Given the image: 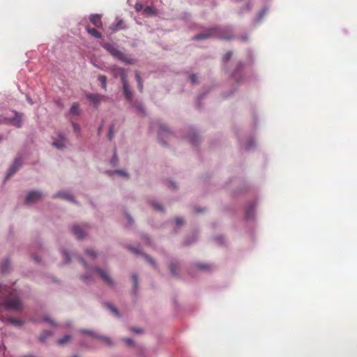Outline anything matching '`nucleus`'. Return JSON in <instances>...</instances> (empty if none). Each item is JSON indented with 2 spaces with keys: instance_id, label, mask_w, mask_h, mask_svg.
I'll return each mask as SVG.
<instances>
[{
  "instance_id": "obj_1",
  "label": "nucleus",
  "mask_w": 357,
  "mask_h": 357,
  "mask_svg": "<svg viewBox=\"0 0 357 357\" xmlns=\"http://www.w3.org/2000/svg\"><path fill=\"white\" fill-rule=\"evenodd\" d=\"M22 307V303L20 300L17 293L10 288L2 287L0 284V309L20 310Z\"/></svg>"
},
{
  "instance_id": "obj_2",
  "label": "nucleus",
  "mask_w": 357,
  "mask_h": 357,
  "mask_svg": "<svg viewBox=\"0 0 357 357\" xmlns=\"http://www.w3.org/2000/svg\"><path fill=\"white\" fill-rule=\"evenodd\" d=\"M210 38H218L224 40H229L231 37L225 34V30L218 27L210 28L203 33L196 35L193 37V40H204Z\"/></svg>"
},
{
  "instance_id": "obj_3",
  "label": "nucleus",
  "mask_w": 357,
  "mask_h": 357,
  "mask_svg": "<svg viewBox=\"0 0 357 357\" xmlns=\"http://www.w3.org/2000/svg\"><path fill=\"white\" fill-rule=\"evenodd\" d=\"M102 46L107 51H108L114 57L126 63L133 64L135 62V60L134 59L128 57L111 43H103Z\"/></svg>"
},
{
  "instance_id": "obj_4",
  "label": "nucleus",
  "mask_w": 357,
  "mask_h": 357,
  "mask_svg": "<svg viewBox=\"0 0 357 357\" xmlns=\"http://www.w3.org/2000/svg\"><path fill=\"white\" fill-rule=\"evenodd\" d=\"M81 261L89 273H97L100 275V277L104 280V282H106L107 284L111 286L114 284V282L112 278L105 271L100 269L99 268H93L91 269H88L86 263L84 261V260L83 259H81Z\"/></svg>"
},
{
  "instance_id": "obj_5",
  "label": "nucleus",
  "mask_w": 357,
  "mask_h": 357,
  "mask_svg": "<svg viewBox=\"0 0 357 357\" xmlns=\"http://www.w3.org/2000/svg\"><path fill=\"white\" fill-rule=\"evenodd\" d=\"M112 72L115 77H119L121 78L122 83L128 81L127 71L126 69L118 66H114L112 69Z\"/></svg>"
},
{
  "instance_id": "obj_6",
  "label": "nucleus",
  "mask_w": 357,
  "mask_h": 357,
  "mask_svg": "<svg viewBox=\"0 0 357 357\" xmlns=\"http://www.w3.org/2000/svg\"><path fill=\"white\" fill-rule=\"evenodd\" d=\"M42 197V194L39 191H31L28 193L25 199V203L27 204L34 203L39 200Z\"/></svg>"
},
{
  "instance_id": "obj_7",
  "label": "nucleus",
  "mask_w": 357,
  "mask_h": 357,
  "mask_svg": "<svg viewBox=\"0 0 357 357\" xmlns=\"http://www.w3.org/2000/svg\"><path fill=\"white\" fill-rule=\"evenodd\" d=\"M66 139L62 135H59L53 142L52 144L59 149H63L66 147Z\"/></svg>"
},
{
  "instance_id": "obj_8",
  "label": "nucleus",
  "mask_w": 357,
  "mask_h": 357,
  "mask_svg": "<svg viewBox=\"0 0 357 357\" xmlns=\"http://www.w3.org/2000/svg\"><path fill=\"white\" fill-rule=\"evenodd\" d=\"M21 165L22 162L20 158L15 159L13 165L9 168L8 171L7 178L13 176L17 172V170L19 169Z\"/></svg>"
},
{
  "instance_id": "obj_9",
  "label": "nucleus",
  "mask_w": 357,
  "mask_h": 357,
  "mask_svg": "<svg viewBox=\"0 0 357 357\" xmlns=\"http://www.w3.org/2000/svg\"><path fill=\"white\" fill-rule=\"evenodd\" d=\"M72 231L78 239L82 238L86 234L85 229L81 228L78 225H74L72 227Z\"/></svg>"
},
{
  "instance_id": "obj_10",
  "label": "nucleus",
  "mask_w": 357,
  "mask_h": 357,
  "mask_svg": "<svg viewBox=\"0 0 357 357\" xmlns=\"http://www.w3.org/2000/svg\"><path fill=\"white\" fill-rule=\"evenodd\" d=\"M122 84H123V93H124L125 98L128 101H131L132 99V93L130 89L128 82L126 81L125 82H123Z\"/></svg>"
},
{
  "instance_id": "obj_11",
  "label": "nucleus",
  "mask_w": 357,
  "mask_h": 357,
  "mask_svg": "<svg viewBox=\"0 0 357 357\" xmlns=\"http://www.w3.org/2000/svg\"><path fill=\"white\" fill-rule=\"evenodd\" d=\"M10 123L17 128H20L22 123V114L16 112L10 120Z\"/></svg>"
},
{
  "instance_id": "obj_12",
  "label": "nucleus",
  "mask_w": 357,
  "mask_h": 357,
  "mask_svg": "<svg viewBox=\"0 0 357 357\" xmlns=\"http://www.w3.org/2000/svg\"><path fill=\"white\" fill-rule=\"evenodd\" d=\"M90 22L96 27L100 28L102 26V23L101 16L98 14L91 15L89 17Z\"/></svg>"
},
{
  "instance_id": "obj_13",
  "label": "nucleus",
  "mask_w": 357,
  "mask_h": 357,
  "mask_svg": "<svg viewBox=\"0 0 357 357\" xmlns=\"http://www.w3.org/2000/svg\"><path fill=\"white\" fill-rule=\"evenodd\" d=\"M86 97L89 100H90L91 102H93L95 105H98L103 98L102 96H100L98 94H88L86 96Z\"/></svg>"
},
{
  "instance_id": "obj_14",
  "label": "nucleus",
  "mask_w": 357,
  "mask_h": 357,
  "mask_svg": "<svg viewBox=\"0 0 357 357\" xmlns=\"http://www.w3.org/2000/svg\"><path fill=\"white\" fill-rule=\"evenodd\" d=\"M86 29L89 34L96 38H100L102 37V34L95 28H90L89 26H86Z\"/></svg>"
},
{
  "instance_id": "obj_15",
  "label": "nucleus",
  "mask_w": 357,
  "mask_h": 357,
  "mask_svg": "<svg viewBox=\"0 0 357 357\" xmlns=\"http://www.w3.org/2000/svg\"><path fill=\"white\" fill-rule=\"evenodd\" d=\"M70 113L72 115H79V105L78 103L75 102L73 104L70 109Z\"/></svg>"
},
{
  "instance_id": "obj_16",
  "label": "nucleus",
  "mask_w": 357,
  "mask_h": 357,
  "mask_svg": "<svg viewBox=\"0 0 357 357\" xmlns=\"http://www.w3.org/2000/svg\"><path fill=\"white\" fill-rule=\"evenodd\" d=\"M135 79L137 80V86H138V89H139V91L142 92L143 91V84H142V78H141L138 71H135Z\"/></svg>"
},
{
  "instance_id": "obj_17",
  "label": "nucleus",
  "mask_w": 357,
  "mask_h": 357,
  "mask_svg": "<svg viewBox=\"0 0 357 357\" xmlns=\"http://www.w3.org/2000/svg\"><path fill=\"white\" fill-rule=\"evenodd\" d=\"M170 270L173 275H177V270L179 268V265L177 262H172L170 266Z\"/></svg>"
},
{
  "instance_id": "obj_18",
  "label": "nucleus",
  "mask_w": 357,
  "mask_h": 357,
  "mask_svg": "<svg viewBox=\"0 0 357 357\" xmlns=\"http://www.w3.org/2000/svg\"><path fill=\"white\" fill-rule=\"evenodd\" d=\"M56 197H61L67 200H72L73 197L67 192H59L55 195Z\"/></svg>"
},
{
  "instance_id": "obj_19",
  "label": "nucleus",
  "mask_w": 357,
  "mask_h": 357,
  "mask_svg": "<svg viewBox=\"0 0 357 357\" xmlns=\"http://www.w3.org/2000/svg\"><path fill=\"white\" fill-rule=\"evenodd\" d=\"M98 80L100 81L102 87L104 89H106L107 86V77L105 75H100L98 77Z\"/></svg>"
},
{
  "instance_id": "obj_20",
  "label": "nucleus",
  "mask_w": 357,
  "mask_h": 357,
  "mask_svg": "<svg viewBox=\"0 0 357 357\" xmlns=\"http://www.w3.org/2000/svg\"><path fill=\"white\" fill-rule=\"evenodd\" d=\"M70 337H70V335H64L62 338L59 339V340H57V343H58L59 344H65V343L68 342L70 340Z\"/></svg>"
},
{
  "instance_id": "obj_21",
  "label": "nucleus",
  "mask_w": 357,
  "mask_h": 357,
  "mask_svg": "<svg viewBox=\"0 0 357 357\" xmlns=\"http://www.w3.org/2000/svg\"><path fill=\"white\" fill-rule=\"evenodd\" d=\"M167 132L168 134H170V132L168 131L167 126L165 125H161L160 126V130H159V136L162 137V135H163V132Z\"/></svg>"
},
{
  "instance_id": "obj_22",
  "label": "nucleus",
  "mask_w": 357,
  "mask_h": 357,
  "mask_svg": "<svg viewBox=\"0 0 357 357\" xmlns=\"http://www.w3.org/2000/svg\"><path fill=\"white\" fill-rule=\"evenodd\" d=\"M8 321L11 323L12 324L16 325V326H20L22 325V321L15 318H10L8 319Z\"/></svg>"
},
{
  "instance_id": "obj_23",
  "label": "nucleus",
  "mask_w": 357,
  "mask_h": 357,
  "mask_svg": "<svg viewBox=\"0 0 357 357\" xmlns=\"http://www.w3.org/2000/svg\"><path fill=\"white\" fill-rule=\"evenodd\" d=\"M86 255L91 259H95L97 257L96 253L93 250H86Z\"/></svg>"
},
{
  "instance_id": "obj_24",
  "label": "nucleus",
  "mask_w": 357,
  "mask_h": 357,
  "mask_svg": "<svg viewBox=\"0 0 357 357\" xmlns=\"http://www.w3.org/2000/svg\"><path fill=\"white\" fill-rule=\"evenodd\" d=\"M51 335V333L48 331H45L43 333V334L40 335V340L44 341L45 339H47L48 337Z\"/></svg>"
},
{
  "instance_id": "obj_25",
  "label": "nucleus",
  "mask_w": 357,
  "mask_h": 357,
  "mask_svg": "<svg viewBox=\"0 0 357 357\" xmlns=\"http://www.w3.org/2000/svg\"><path fill=\"white\" fill-rule=\"evenodd\" d=\"M114 126H110L109 128V133H108V139L109 140H112L114 137Z\"/></svg>"
},
{
  "instance_id": "obj_26",
  "label": "nucleus",
  "mask_w": 357,
  "mask_h": 357,
  "mask_svg": "<svg viewBox=\"0 0 357 357\" xmlns=\"http://www.w3.org/2000/svg\"><path fill=\"white\" fill-rule=\"evenodd\" d=\"M96 337L102 339L105 343H106L108 345L112 344L111 340L107 337H101V336H97Z\"/></svg>"
},
{
  "instance_id": "obj_27",
  "label": "nucleus",
  "mask_w": 357,
  "mask_h": 357,
  "mask_svg": "<svg viewBox=\"0 0 357 357\" xmlns=\"http://www.w3.org/2000/svg\"><path fill=\"white\" fill-rule=\"evenodd\" d=\"M197 266L200 270H208L210 266L208 264H199L197 265Z\"/></svg>"
},
{
  "instance_id": "obj_28",
  "label": "nucleus",
  "mask_w": 357,
  "mask_h": 357,
  "mask_svg": "<svg viewBox=\"0 0 357 357\" xmlns=\"http://www.w3.org/2000/svg\"><path fill=\"white\" fill-rule=\"evenodd\" d=\"M152 205L153 206V207H154L156 210H158V211H163V208H162V205H160V204H158V203H155V202H153V203L152 204Z\"/></svg>"
},
{
  "instance_id": "obj_29",
  "label": "nucleus",
  "mask_w": 357,
  "mask_h": 357,
  "mask_svg": "<svg viewBox=\"0 0 357 357\" xmlns=\"http://www.w3.org/2000/svg\"><path fill=\"white\" fill-rule=\"evenodd\" d=\"M62 254L63 255V257L65 259L66 263H68L70 261V257L66 251L63 250Z\"/></svg>"
},
{
  "instance_id": "obj_30",
  "label": "nucleus",
  "mask_w": 357,
  "mask_h": 357,
  "mask_svg": "<svg viewBox=\"0 0 357 357\" xmlns=\"http://www.w3.org/2000/svg\"><path fill=\"white\" fill-rule=\"evenodd\" d=\"M132 280L134 286L136 288L137 287V285H138V283H137V275L136 274H133L132 275Z\"/></svg>"
},
{
  "instance_id": "obj_31",
  "label": "nucleus",
  "mask_w": 357,
  "mask_h": 357,
  "mask_svg": "<svg viewBox=\"0 0 357 357\" xmlns=\"http://www.w3.org/2000/svg\"><path fill=\"white\" fill-rule=\"evenodd\" d=\"M231 55H232V52L229 51V52H227V53L224 55V56H223V59H224L225 61H228V60H229V59H230V58L231 57Z\"/></svg>"
},
{
  "instance_id": "obj_32",
  "label": "nucleus",
  "mask_w": 357,
  "mask_h": 357,
  "mask_svg": "<svg viewBox=\"0 0 357 357\" xmlns=\"http://www.w3.org/2000/svg\"><path fill=\"white\" fill-rule=\"evenodd\" d=\"M176 224L178 225V226H181L183 224V218H176Z\"/></svg>"
},
{
  "instance_id": "obj_33",
  "label": "nucleus",
  "mask_w": 357,
  "mask_h": 357,
  "mask_svg": "<svg viewBox=\"0 0 357 357\" xmlns=\"http://www.w3.org/2000/svg\"><path fill=\"white\" fill-rule=\"evenodd\" d=\"M109 308L111 310V311L116 314V316H119V312L114 306L109 305Z\"/></svg>"
},
{
  "instance_id": "obj_34",
  "label": "nucleus",
  "mask_w": 357,
  "mask_h": 357,
  "mask_svg": "<svg viewBox=\"0 0 357 357\" xmlns=\"http://www.w3.org/2000/svg\"><path fill=\"white\" fill-rule=\"evenodd\" d=\"M190 79L191 82H192V83H196L197 82V77H196L195 75H190Z\"/></svg>"
},
{
  "instance_id": "obj_35",
  "label": "nucleus",
  "mask_w": 357,
  "mask_h": 357,
  "mask_svg": "<svg viewBox=\"0 0 357 357\" xmlns=\"http://www.w3.org/2000/svg\"><path fill=\"white\" fill-rule=\"evenodd\" d=\"M115 172L116 174H119L120 176H128L127 173L126 172H124V171L117 170Z\"/></svg>"
},
{
  "instance_id": "obj_36",
  "label": "nucleus",
  "mask_w": 357,
  "mask_h": 357,
  "mask_svg": "<svg viewBox=\"0 0 357 357\" xmlns=\"http://www.w3.org/2000/svg\"><path fill=\"white\" fill-rule=\"evenodd\" d=\"M198 138V136L196 135V134H193V135L192 136V137L190 138V141L192 142V143H195L197 142V139Z\"/></svg>"
},
{
  "instance_id": "obj_37",
  "label": "nucleus",
  "mask_w": 357,
  "mask_h": 357,
  "mask_svg": "<svg viewBox=\"0 0 357 357\" xmlns=\"http://www.w3.org/2000/svg\"><path fill=\"white\" fill-rule=\"evenodd\" d=\"M131 331L132 332L136 333H142V330L141 328H131Z\"/></svg>"
},
{
  "instance_id": "obj_38",
  "label": "nucleus",
  "mask_w": 357,
  "mask_h": 357,
  "mask_svg": "<svg viewBox=\"0 0 357 357\" xmlns=\"http://www.w3.org/2000/svg\"><path fill=\"white\" fill-rule=\"evenodd\" d=\"M123 341L128 344L131 345L132 344V340L130 338H125Z\"/></svg>"
},
{
  "instance_id": "obj_39",
  "label": "nucleus",
  "mask_w": 357,
  "mask_h": 357,
  "mask_svg": "<svg viewBox=\"0 0 357 357\" xmlns=\"http://www.w3.org/2000/svg\"><path fill=\"white\" fill-rule=\"evenodd\" d=\"M145 257L148 262H149L151 264L154 265V261L150 257L146 256Z\"/></svg>"
},
{
  "instance_id": "obj_40",
  "label": "nucleus",
  "mask_w": 357,
  "mask_h": 357,
  "mask_svg": "<svg viewBox=\"0 0 357 357\" xmlns=\"http://www.w3.org/2000/svg\"><path fill=\"white\" fill-rule=\"evenodd\" d=\"M8 261H6V262L4 263V264L3 265V266H2V268H1V270H2V271H3V272L6 271V269H7L6 266H7V264H8Z\"/></svg>"
},
{
  "instance_id": "obj_41",
  "label": "nucleus",
  "mask_w": 357,
  "mask_h": 357,
  "mask_svg": "<svg viewBox=\"0 0 357 357\" xmlns=\"http://www.w3.org/2000/svg\"><path fill=\"white\" fill-rule=\"evenodd\" d=\"M73 128H74V130H75V131H78V130H79V126H78V125H77V124H76V123H73Z\"/></svg>"
},
{
  "instance_id": "obj_42",
  "label": "nucleus",
  "mask_w": 357,
  "mask_h": 357,
  "mask_svg": "<svg viewBox=\"0 0 357 357\" xmlns=\"http://www.w3.org/2000/svg\"><path fill=\"white\" fill-rule=\"evenodd\" d=\"M122 21L120 20L117 24H116V29H122V27L121 26V24Z\"/></svg>"
},
{
  "instance_id": "obj_43",
  "label": "nucleus",
  "mask_w": 357,
  "mask_h": 357,
  "mask_svg": "<svg viewBox=\"0 0 357 357\" xmlns=\"http://www.w3.org/2000/svg\"><path fill=\"white\" fill-rule=\"evenodd\" d=\"M117 160L116 152H114V157L112 160V162H113L114 160L116 161Z\"/></svg>"
},
{
  "instance_id": "obj_44",
  "label": "nucleus",
  "mask_w": 357,
  "mask_h": 357,
  "mask_svg": "<svg viewBox=\"0 0 357 357\" xmlns=\"http://www.w3.org/2000/svg\"><path fill=\"white\" fill-rule=\"evenodd\" d=\"M132 250L135 253H139V250L137 248H132Z\"/></svg>"
},
{
  "instance_id": "obj_45",
  "label": "nucleus",
  "mask_w": 357,
  "mask_h": 357,
  "mask_svg": "<svg viewBox=\"0 0 357 357\" xmlns=\"http://www.w3.org/2000/svg\"><path fill=\"white\" fill-rule=\"evenodd\" d=\"M33 260H34L36 262H39V261H40V260H39V259H38V257H33Z\"/></svg>"
},
{
  "instance_id": "obj_46",
  "label": "nucleus",
  "mask_w": 357,
  "mask_h": 357,
  "mask_svg": "<svg viewBox=\"0 0 357 357\" xmlns=\"http://www.w3.org/2000/svg\"><path fill=\"white\" fill-rule=\"evenodd\" d=\"M151 10V8L150 7H146V8H145V11H146V12H150Z\"/></svg>"
},
{
  "instance_id": "obj_47",
  "label": "nucleus",
  "mask_w": 357,
  "mask_h": 357,
  "mask_svg": "<svg viewBox=\"0 0 357 357\" xmlns=\"http://www.w3.org/2000/svg\"><path fill=\"white\" fill-rule=\"evenodd\" d=\"M82 280L86 282L88 280V278L86 276H83Z\"/></svg>"
},
{
  "instance_id": "obj_48",
  "label": "nucleus",
  "mask_w": 357,
  "mask_h": 357,
  "mask_svg": "<svg viewBox=\"0 0 357 357\" xmlns=\"http://www.w3.org/2000/svg\"><path fill=\"white\" fill-rule=\"evenodd\" d=\"M45 321H50L52 324H54L53 321H51V320H49V319H45Z\"/></svg>"
},
{
  "instance_id": "obj_49",
  "label": "nucleus",
  "mask_w": 357,
  "mask_h": 357,
  "mask_svg": "<svg viewBox=\"0 0 357 357\" xmlns=\"http://www.w3.org/2000/svg\"><path fill=\"white\" fill-rule=\"evenodd\" d=\"M84 333H90V334H91V335L93 336V334H92V333H91V332H89V331H84Z\"/></svg>"
}]
</instances>
